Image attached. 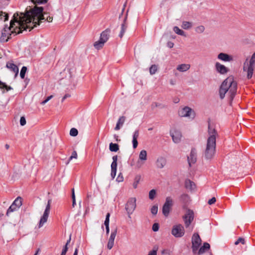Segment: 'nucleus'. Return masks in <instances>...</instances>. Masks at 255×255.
I'll return each mask as SVG.
<instances>
[{"label":"nucleus","mask_w":255,"mask_h":255,"mask_svg":"<svg viewBox=\"0 0 255 255\" xmlns=\"http://www.w3.org/2000/svg\"><path fill=\"white\" fill-rule=\"evenodd\" d=\"M42 10V8L35 7L29 10L26 9L24 13H15L10 21V26L8 27L6 25L2 29L0 41L7 42L12 34L15 35L24 30L29 29L30 31L34 28L36 24H39L38 21L44 18L41 14Z\"/></svg>","instance_id":"1"},{"label":"nucleus","mask_w":255,"mask_h":255,"mask_svg":"<svg viewBox=\"0 0 255 255\" xmlns=\"http://www.w3.org/2000/svg\"><path fill=\"white\" fill-rule=\"evenodd\" d=\"M218 135L214 125H208V137L207 144L204 151V156L205 159L211 160L214 156L216 153V139Z\"/></svg>","instance_id":"2"},{"label":"nucleus","mask_w":255,"mask_h":255,"mask_svg":"<svg viewBox=\"0 0 255 255\" xmlns=\"http://www.w3.org/2000/svg\"><path fill=\"white\" fill-rule=\"evenodd\" d=\"M237 83L234 80V77L230 76L226 79L222 83L220 90L219 94L221 99L225 97V94L227 93L229 95L230 98L232 101L237 93Z\"/></svg>","instance_id":"3"},{"label":"nucleus","mask_w":255,"mask_h":255,"mask_svg":"<svg viewBox=\"0 0 255 255\" xmlns=\"http://www.w3.org/2000/svg\"><path fill=\"white\" fill-rule=\"evenodd\" d=\"M255 64V53L252 55L249 60L248 58H247L244 63L243 72L247 73V77L248 79H250L253 76Z\"/></svg>","instance_id":"4"},{"label":"nucleus","mask_w":255,"mask_h":255,"mask_svg":"<svg viewBox=\"0 0 255 255\" xmlns=\"http://www.w3.org/2000/svg\"><path fill=\"white\" fill-rule=\"evenodd\" d=\"M178 115L181 117H187L193 120L195 117V113L193 110L189 107L180 108L178 111Z\"/></svg>","instance_id":"5"},{"label":"nucleus","mask_w":255,"mask_h":255,"mask_svg":"<svg viewBox=\"0 0 255 255\" xmlns=\"http://www.w3.org/2000/svg\"><path fill=\"white\" fill-rule=\"evenodd\" d=\"M136 198L134 197H131L128 199L127 203L125 206V209L128 214V216L130 218V215L132 214L134 211L136 204Z\"/></svg>","instance_id":"6"},{"label":"nucleus","mask_w":255,"mask_h":255,"mask_svg":"<svg viewBox=\"0 0 255 255\" xmlns=\"http://www.w3.org/2000/svg\"><path fill=\"white\" fill-rule=\"evenodd\" d=\"M51 203V200H49L47 202V204L46 205V208L44 212V213L42 216L41 217L40 221L38 224V228H41L43 225L47 221L48 216L50 213V204Z\"/></svg>","instance_id":"7"},{"label":"nucleus","mask_w":255,"mask_h":255,"mask_svg":"<svg viewBox=\"0 0 255 255\" xmlns=\"http://www.w3.org/2000/svg\"><path fill=\"white\" fill-rule=\"evenodd\" d=\"M22 204V199L21 197H17L7 210L6 215L17 211Z\"/></svg>","instance_id":"8"},{"label":"nucleus","mask_w":255,"mask_h":255,"mask_svg":"<svg viewBox=\"0 0 255 255\" xmlns=\"http://www.w3.org/2000/svg\"><path fill=\"white\" fill-rule=\"evenodd\" d=\"M147 159V156L146 151L144 149L141 150L139 154L138 159L135 164V167L138 169L140 168L145 163Z\"/></svg>","instance_id":"9"},{"label":"nucleus","mask_w":255,"mask_h":255,"mask_svg":"<svg viewBox=\"0 0 255 255\" xmlns=\"http://www.w3.org/2000/svg\"><path fill=\"white\" fill-rule=\"evenodd\" d=\"M184 227L181 224L175 225L173 226L171 234L176 238H181L184 235Z\"/></svg>","instance_id":"10"},{"label":"nucleus","mask_w":255,"mask_h":255,"mask_svg":"<svg viewBox=\"0 0 255 255\" xmlns=\"http://www.w3.org/2000/svg\"><path fill=\"white\" fill-rule=\"evenodd\" d=\"M202 240L197 233H194L192 238V249L193 252L195 253L201 244Z\"/></svg>","instance_id":"11"},{"label":"nucleus","mask_w":255,"mask_h":255,"mask_svg":"<svg viewBox=\"0 0 255 255\" xmlns=\"http://www.w3.org/2000/svg\"><path fill=\"white\" fill-rule=\"evenodd\" d=\"M172 205L173 200L172 198L170 197H166L165 202L162 207V213L165 216H168Z\"/></svg>","instance_id":"12"},{"label":"nucleus","mask_w":255,"mask_h":255,"mask_svg":"<svg viewBox=\"0 0 255 255\" xmlns=\"http://www.w3.org/2000/svg\"><path fill=\"white\" fill-rule=\"evenodd\" d=\"M194 212L193 211L188 210L186 213L183 216V219L184 222L185 226L186 228L188 227L194 219Z\"/></svg>","instance_id":"13"},{"label":"nucleus","mask_w":255,"mask_h":255,"mask_svg":"<svg viewBox=\"0 0 255 255\" xmlns=\"http://www.w3.org/2000/svg\"><path fill=\"white\" fill-rule=\"evenodd\" d=\"M197 160V152L195 148L191 149V152L189 156H188V161L189 166H191L192 164H194L196 162Z\"/></svg>","instance_id":"14"},{"label":"nucleus","mask_w":255,"mask_h":255,"mask_svg":"<svg viewBox=\"0 0 255 255\" xmlns=\"http://www.w3.org/2000/svg\"><path fill=\"white\" fill-rule=\"evenodd\" d=\"M170 135L172 138L174 142L179 143L180 141L182 135L180 131L175 130L173 132H170Z\"/></svg>","instance_id":"15"},{"label":"nucleus","mask_w":255,"mask_h":255,"mask_svg":"<svg viewBox=\"0 0 255 255\" xmlns=\"http://www.w3.org/2000/svg\"><path fill=\"white\" fill-rule=\"evenodd\" d=\"M215 67L216 70L221 74H225L227 73L229 71L228 69L225 66L220 64L219 62H217L216 63Z\"/></svg>","instance_id":"16"},{"label":"nucleus","mask_w":255,"mask_h":255,"mask_svg":"<svg viewBox=\"0 0 255 255\" xmlns=\"http://www.w3.org/2000/svg\"><path fill=\"white\" fill-rule=\"evenodd\" d=\"M218 58L225 62H230L233 60V57L225 53H220L218 55Z\"/></svg>","instance_id":"17"},{"label":"nucleus","mask_w":255,"mask_h":255,"mask_svg":"<svg viewBox=\"0 0 255 255\" xmlns=\"http://www.w3.org/2000/svg\"><path fill=\"white\" fill-rule=\"evenodd\" d=\"M35 7H38V8H42V7H38V6H34V7H33V8H35ZM26 9H27L28 10H29L30 9H33V8H29V9H28V8H26ZM42 10H43V9H42ZM41 15H42V16H43V17L44 18H43V19H41L40 21H39V22L38 21V23H39V24H36V25L35 26V27H36L37 25H40V23H41V22H42V20H47V21L48 22H52V20H53V17H52V16H47V17H45V15H46V14H46V13H45V12H44V13H43V10H42V11L41 12ZM34 27H35V26L34 27Z\"/></svg>","instance_id":"18"},{"label":"nucleus","mask_w":255,"mask_h":255,"mask_svg":"<svg viewBox=\"0 0 255 255\" xmlns=\"http://www.w3.org/2000/svg\"><path fill=\"white\" fill-rule=\"evenodd\" d=\"M166 164V160L164 157H159L156 161V166L159 168H163Z\"/></svg>","instance_id":"19"},{"label":"nucleus","mask_w":255,"mask_h":255,"mask_svg":"<svg viewBox=\"0 0 255 255\" xmlns=\"http://www.w3.org/2000/svg\"><path fill=\"white\" fill-rule=\"evenodd\" d=\"M6 67L10 69L11 71H12L15 73V76H16L18 75V68L14 64L11 62H7L6 63Z\"/></svg>","instance_id":"20"},{"label":"nucleus","mask_w":255,"mask_h":255,"mask_svg":"<svg viewBox=\"0 0 255 255\" xmlns=\"http://www.w3.org/2000/svg\"><path fill=\"white\" fill-rule=\"evenodd\" d=\"M110 30L107 29L105 31H103L101 34L100 39L102 40L104 42H106L108 40L110 36Z\"/></svg>","instance_id":"21"},{"label":"nucleus","mask_w":255,"mask_h":255,"mask_svg":"<svg viewBox=\"0 0 255 255\" xmlns=\"http://www.w3.org/2000/svg\"><path fill=\"white\" fill-rule=\"evenodd\" d=\"M190 68V65L188 64H182L177 67V70L180 72H186Z\"/></svg>","instance_id":"22"},{"label":"nucleus","mask_w":255,"mask_h":255,"mask_svg":"<svg viewBox=\"0 0 255 255\" xmlns=\"http://www.w3.org/2000/svg\"><path fill=\"white\" fill-rule=\"evenodd\" d=\"M210 245L208 243H204L203 245L199 249L198 254V255H202L205 253V252L209 250Z\"/></svg>","instance_id":"23"},{"label":"nucleus","mask_w":255,"mask_h":255,"mask_svg":"<svg viewBox=\"0 0 255 255\" xmlns=\"http://www.w3.org/2000/svg\"><path fill=\"white\" fill-rule=\"evenodd\" d=\"M126 120V117L124 116L120 117L117 123L116 126L115 128L116 130H119L124 124Z\"/></svg>","instance_id":"24"},{"label":"nucleus","mask_w":255,"mask_h":255,"mask_svg":"<svg viewBox=\"0 0 255 255\" xmlns=\"http://www.w3.org/2000/svg\"><path fill=\"white\" fill-rule=\"evenodd\" d=\"M139 136V132L138 130H136L134 132L133 135V138H132V144H133V148L134 149L136 148L138 145V142H137V138Z\"/></svg>","instance_id":"25"},{"label":"nucleus","mask_w":255,"mask_h":255,"mask_svg":"<svg viewBox=\"0 0 255 255\" xmlns=\"http://www.w3.org/2000/svg\"><path fill=\"white\" fill-rule=\"evenodd\" d=\"M110 217V214L109 213H107L106 215V219H105V221L104 222V225L106 227L107 234H109V233L110 232V228H109Z\"/></svg>","instance_id":"26"},{"label":"nucleus","mask_w":255,"mask_h":255,"mask_svg":"<svg viewBox=\"0 0 255 255\" xmlns=\"http://www.w3.org/2000/svg\"><path fill=\"white\" fill-rule=\"evenodd\" d=\"M117 162H112L111 164V176L114 178L116 175Z\"/></svg>","instance_id":"27"},{"label":"nucleus","mask_w":255,"mask_h":255,"mask_svg":"<svg viewBox=\"0 0 255 255\" xmlns=\"http://www.w3.org/2000/svg\"><path fill=\"white\" fill-rule=\"evenodd\" d=\"M127 27L128 25L126 23V19H125L123 23L121 25V29L119 34V36L120 37V38H122L123 36H124L125 31L127 28Z\"/></svg>","instance_id":"28"},{"label":"nucleus","mask_w":255,"mask_h":255,"mask_svg":"<svg viewBox=\"0 0 255 255\" xmlns=\"http://www.w3.org/2000/svg\"><path fill=\"white\" fill-rule=\"evenodd\" d=\"M193 26L192 23L189 21H184L182 22L181 27L184 29H189Z\"/></svg>","instance_id":"29"},{"label":"nucleus","mask_w":255,"mask_h":255,"mask_svg":"<svg viewBox=\"0 0 255 255\" xmlns=\"http://www.w3.org/2000/svg\"><path fill=\"white\" fill-rule=\"evenodd\" d=\"M109 149L111 151L117 152L119 150V145L117 143L111 142L109 145Z\"/></svg>","instance_id":"30"},{"label":"nucleus","mask_w":255,"mask_h":255,"mask_svg":"<svg viewBox=\"0 0 255 255\" xmlns=\"http://www.w3.org/2000/svg\"><path fill=\"white\" fill-rule=\"evenodd\" d=\"M104 44L105 42L100 39L98 41L94 43V46L96 49H100L103 47Z\"/></svg>","instance_id":"31"},{"label":"nucleus","mask_w":255,"mask_h":255,"mask_svg":"<svg viewBox=\"0 0 255 255\" xmlns=\"http://www.w3.org/2000/svg\"><path fill=\"white\" fill-rule=\"evenodd\" d=\"M194 183L190 180H187L185 181V187L186 188L193 189L195 188Z\"/></svg>","instance_id":"32"},{"label":"nucleus","mask_w":255,"mask_h":255,"mask_svg":"<svg viewBox=\"0 0 255 255\" xmlns=\"http://www.w3.org/2000/svg\"><path fill=\"white\" fill-rule=\"evenodd\" d=\"M173 30L176 34L178 35L183 36L185 37L186 36L185 34V32L183 30L180 29L178 26L174 27Z\"/></svg>","instance_id":"33"},{"label":"nucleus","mask_w":255,"mask_h":255,"mask_svg":"<svg viewBox=\"0 0 255 255\" xmlns=\"http://www.w3.org/2000/svg\"><path fill=\"white\" fill-rule=\"evenodd\" d=\"M0 89H5L6 90V91H8L12 89V88L10 86H7V85L5 84V83H3V82H1L0 81Z\"/></svg>","instance_id":"34"},{"label":"nucleus","mask_w":255,"mask_h":255,"mask_svg":"<svg viewBox=\"0 0 255 255\" xmlns=\"http://www.w3.org/2000/svg\"><path fill=\"white\" fill-rule=\"evenodd\" d=\"M8 19V15L7 13L0 11V20H3L6 21Z\"/></svg>","instance_id":"35"},{"label":"nucleus","mask_w":255,"mask_h":255,"mask_svg":"<svg viewBox=\"0 0 255 255\" xmlns=\"http://www.w3.org/2000/svg\"><path fill=\"white\" fill-rule=\"evenodd\" d=\"M205 30V27L203 25H199L195 28V31L197 33H202Z\"/></svg>","instance_id":"36"},{"label":"nucleus","mask_w":255,"mask_h":255,"mask_svg":"<svg viewBox=\"0 0 255 255\" xmlns=\"http://www.w3.org/2000/svg\"><path fill=\"white\" fill-rule=\"evenodd\" d=\"M140 179V176L139 175H137L135 176L134 178V181L133 183V187L134 188H136L137 185L139 182V180Z\"/></svg>","instance_id":"37"},{"label":"nucleus","mask_w":255,"mask_h":255,"mask_svg":"<svg viewBox=\"0 0 255 255\" xmlns=\"http://www.w3.org/2000/svg\"><path fill=\"white\" fill-rule=\"evenodd\" d=\"M27 71V68L25 66H23L20 70V76L22 79H24L25 73Z\"/></svg>","instance_id":"38"},{"label":"nucleus","mask_w":255,"mask_h":255,"mask_svg":"<svg viewBox=\"0 0 255 255\" xmlns=\"http://www.w3.org/2000/svg\"><path fill=\"white\" fill-rule=\"evenodd\" d=\"M156 195V191L154 189H152L149 191V198L151 200H153Z\"/></svg>","instance_id":"39"},{"label":"nucleus","mask_w":255,"mask_h":255,"mask_svg":"<svg viewBox=\"0 0 255 255\" xmlns=\"http://www.w3.org/2000/svg\"><path fill=\"white\" fill-rule=\"evenodd\" d=\"M78 133V130L75 128H72L70 131V134L72 136H76Z\"/></svg>","instance_id":"40"},{"label":"nucleus","mask_w":255,"mask_h":255,"mask_svg":"<svg viewBox=\"0 0 255 255\" xmlns=\"http://www.w3.org/2000/svg\"><path fill=\"white\" fill-rule=\"evenodd\" d=\"M157 66L155 65H152L149 68V72L152 75L155 73L157 71Z\"/></svg>","instance_id":"41"},{"label":"nucleus","mask_w":255,"mask_h":255,"mask_svg":"<svg viewBox=\"0 0 255 255\" xmlns=\"http://www.w3.org/2000/svg\"><path fill=\"white\" fill-rule=\"evenodd\" d=\"M72 206L73 207H74L76 205V198L74 188L72 189Z\"/></svg>","instance_id":"42"},{"label":"nucleus","mask_w":255,"mask_h":255,"mask_svg":"<svg viewBox=\"0 0 255 255\" xmlns=\"http://www.w3.org/2000/svg\"><path fill=\"white\" fill-rule=\"evenodd\" d=\"M157 211H158V206L157 205H154L151 208V213L154 215H155L157 214Z\"/></svg>","instance_id":"43"},{"label":"nucleus","mask_w":255,"mask_h":255,"mask_svg":"<svg viewBox=\"0 0 255 255\" xmlns=\"http://www.w3.org/2000/svg\"><path fill=\"white\" fill-rule=\"evenodd\" d=\"M114 245V241L111 239H109L108 244H107V248L109 250H111L112 249Z\"/></svg>","instance_id":"44"},{"label":"nucleus","mask_w":255,"mask_h":255,"mask_svg":"<svg viewBox=\"0 0 255 255\" xmlns=\"http://www.w3.org/2000/svg\"><path fill=\"white\" fill-rule=\"evenodd\" d=\"M117 229H116L114 231H112V233L111 234L109 239L115 241V239L117 235Z\"/></svg>","instance_id":"45"},{"label":"nucleus","mask_w":255,"mask_h":255,"mask_svg":"<svg viewBox=\"0 0 255 255\" xmlns=\"http://www.w3.org/2000/svg\"><path fill=\"white\" fill-rule=\"evenodd\" d=\"M242 243V244H245V241L244 238H239L235 243L236 245H238L239 243Z\"/></svg>","instance_id":"46"},{"label":"nucleus","mask_w":255,"mask_h":255,"mask_svg":"<svg viewBox=\"0 0 255 255\" xmlns=\"http://www.w3.org/2000/svg\"><path fill=\"white\" fill-rule=\"evenodd\" d=\"M152 229L154 232L158 231L159 230V224L156 223L153 224Z\"/></svg>","instance_id":"47"},{"label":"nucleus","mask_w":255,"mask_h":255,"mask_svg":"<svg viewBox=\"0 0 255 255\" xmlns=\"http://www.w3.org/2000/svg\"><path fill=\"white\" fill-rule=\"evenodd\" d=\"M77 152L76 151H73L72 153V155H71V156L69 158V160H72L73 158H77Z\"/></svg>","instance_id":"48"},{"label":"nucleus","mask_w":255,"mask_h":255,"mask_svg":"<svg viewBox=\"0 0 255 255\" xmlns=\"http://www.w3.org/2000/svg\"><path fill=\"white\" fill-rule=\"evenodd\" d=\"M26 120L24 117H21L20 119V124L22 126H24L26 124Z\"/></svg>","instance_id":"49"},{"label":"nucleus","mask_w":255,"mask_h":255,"mask_svg":"<svg viewBox=\"0 0 255 255\" xmlns=\"http://www.w3.org/2000/svg\"><path fill=\"white\" fill-rule=\"evenodd\" d=\"M53 97L52 95H51L50 96H48L44 101H42L41 102L42 105L45 104L47 102H48L50 100H51Z\"/></svg>","instance_id":"50"},{"label":"nucleus","mask_w":255,"mask_h":255,"mask_svg":"<svg viewBox=\"0 0 255 255\" xmlns=\"http://www.w3.org/2000/svg\"><path fill=\"white\" fill-rule=\"evenodd\" d=\"M216 198L213 197L208 201V203L209 205H212V204H214L216 202Z\"/></svg>","instance_id":"51"},{"label":"nucleus","mask_w":255,"mask_h":255,"mask_svg":"<svg viewBox=\"0 0 255 255\" xmlns=\"http://www.w3.org/2000/svg\"><path fill=\"white\" fill-rule=\"evenodd\" d=\"M161 255H170V251L168 250H164L162 251Z\"/></svg>","instance_id":"52"},{"label":"nucleus","mask_w":255,"mask_h":255,"mask_svg":"<svg viewBox=\"0 0 255 255\" xmlns=\"http://www.w3.org/2000/svg\"><path fill=\"white\" fill-rule=\"evenodd\" d=\"M67 250H68V247H66V246H65L64 248L62 250L61 255H66Z\"/></svg>","instance_id":"53"},{"label":"nucleus","mask_w":255,"mask_h":255,"mask_svg":"<svg viewBox=\"0 0 255 255\" xmlns=\"http://www.w3.org/2000/svg\"><path fill=\"white\" fill-rule=\"evenodd\" d=\"M147 255H157L156 250H153L149 252Z\"/></svg>","instance_id":"54"},{"label":"nucleus","mask_w":255,"mask_h":255,"mask_svg":"<svg viewBox=\"0 0 255 255\" xmlns=\"http://www.w3.org/2000/svg\"><path fill=\"white\" fill-rule=\"evenodd\" d=\"M31 1L34 3H42L41 0H31Z\"/></svg>","instance_id":"55"},{"label":"nucleus","mask_w":255,"mask_h":255,"mask_svg":"<svg viewBox=\"0 0 255 255\" xmlns=\"http://www.w3.org/2000/svg\"><path fill=\"white\" fill-rule=\"evenodd\" d=\"M71 95L69 94H66L62 99V102H63L66 98L70 97Z\"/></svg>","instance_id":"56"},{"label":"nucleus","mask_w":255,"mask_h":255,"mask_svg":"<svg viewBox=\"0 0 255 255\" xmlns=\"http://www.w3.org/2000/svg\"><path fill=\"white\" fill-rule=\"evenodd\" d=\"M167 46H168V47H169L170 48H172L173 47V46H174V43L173 42H168L167 43Z\"/></svg>","instance_id":"57"},{"label":"nucleus","mask_w":255,"mask_h":255,"mask_svg":"<svg viewBox=\"0 0 255 255\" xmlns=\"http://www.w3.org/2000/svg\"><path fill=\"white\" fill-rule=\"evenodd\" d=\"M180 198L182 199H186L188 198V196L187 194H183L181 196Z\"/></svg>","instance_id":"58"},{"label":"nucleus","mask_w":255,"mask_h":255,"mask_svg":"<svg viewBox=\"0 0 255 255\" xmlns=\"http://www.w3.org/2000/svg\"><path fill=\"white\" fill-rule=\"evenodd\" d=\"M114 137L116 141H120L121 140L119 138V136L117 134H114Z\"/></svg>","instance_id":"59"},{"label":"nucleus","mask_w":255,"mask_h":255,"mask_svg":"<svg viewBox=\"0 0 255 255\" xmlns=\"http://www.w3.org/2000/svg\"><path fill=\"white\" fill-rule=\"evenodd\" d=\"M113 162H117V160H118V156L117 155H115L113 157Z\"/></svg>","instance_id":"60"},{"label":"nucleus","mask_w":255,"mask_h":255,"mask_svg":"<svg viewBox=\"0 0 255 255\" xmlns=\"http://www.w3.org/2000/svg\"><path fill=\"white\" fill-rule=\"evenodd\" d=\"M78 249L76 248L75 250L74 253L73 255H78Z\"/></svg>","instance_id":"61"},{"label":"nucleus","mask_w":255,"mask_h":255,"mask_svg":"<svg viewBox=\"0 0 255 255\" xmlns=\"http://www.w3.org/2000/svg\"><path fill=\"white\" fill-rule=\"evenodd\" d=\"M71 241V237H70L69 239L67 241L65 246H66V247H67L68 245L70 243Z\"/></svg>","instance_id":"62"},{"label":"nucleus","mask_w":255,"mask_h":255,"mask_svg":"<svg viewBox=\"0 0 255 255\" xmlns=\"http://www.w3.org/2000/svg\"><path fill=\"white\" fill-rule=\"evenodd\" d=\"M39 251H40V249H38L37 250V251L36 252L35 254L34 255H37Z\"/></svg>","instance_id":"63"},{"label":"nucleus","mask_w":255,"mask_h":255,"mask_svg":"<svg viewBox=\"0 0 255 255\" xmlns=\"http://www.w3.org/2000/svg\"><path fill=\"white\" fill-rule=\"evenodd\" d=\"M48 0H41L42 3H45Z\"/></svg>","instance_id":"64"}]
</instances>
